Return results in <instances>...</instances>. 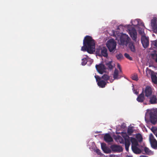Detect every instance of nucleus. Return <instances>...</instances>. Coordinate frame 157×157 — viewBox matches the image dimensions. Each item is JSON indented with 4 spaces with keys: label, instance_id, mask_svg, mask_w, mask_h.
Here are the masks:
<instances>
[{
    "label": "nucleus",
    "instance_id": "obj_36",
    "mask_svg": "<svg viewBox=\"0 0 157 157\" xmlns=\"http://www.w3.org/2000/svg\"><path fill=\"white\" fill-rule=\"evenodd\" d=\"M126 157H132L131 156H126Z\"/></svg>",
    "mask_w": 157,
    "mask_h": 157
},
{
    "label": "nucleus",
    "instance_id": "obj_16",
    "mask_svg": "<svg viewBox=\"0 0 157 157\" xmlns=\"http://www.w3.org/2000/svg\"><path fill=\"white\" fill-rule=\"evenodd\" d=\"M148 98L149 99V101L150 103L153 104L157 103V99L155 95H151Z\"/></svg>",
    "mask_w": 157,
    "mask_h": 157
},
{
    "label": "nucleus",
    "instance_id": "obj_22",
    "mask_svg": "<svg viewBox=\"0 0 157 157\" xmlns=\"http://www.w3.org/2000/svg\"><path fill=\"white\" fill-rule=\"evenodd\" d=\"M144 151L145 153L147 154L151 155L153 154L152 151L150 150L148 148L146 147H144Z\"/></svg>",
    "mask_w": 157,
    "mask_h": 157
},
{
    "label": "nucleus",
    "instance_id": "obj_17",
    "mask_svg": "<svg viewBox=\"0 0 157 157\" xmlns=\"http://www.w3.org/2000/svg\"><path fill=\"white\" fill-rule=\"evenodd\" d=\"M113 76L114 79H118L121 77V76L119 74V71L116 69H115L114 71Z\"/></svg>",
    "mask_w": 157,
    "mask_h": 157
},
{
    "label": "nucleus",
    "instance_id": "obj_7",
    "mask_svg": "<svg viewBox=\"0 0 157 157\" xmlns=\"http://www.w3.org/2000/svg\"><path fill=\"white\" fill-rule=\"evenodd\" d=\"M116 45V42L113 39H110L106 43V45L110 52L115 50Z\"/></svg>",
    "mask_w": 157,
    "mask_h": 157
},
{
    "label": "nucleus",
    "instance_id": "obj_9",
    "mask_svg": "<svg viewBox=\"0 0 157 157\" xmlns=\"http://www.w3.org/2000/svg\"><path fill=\"white\" fill-rule=\"evenodd\" d=\"M97 53L99 56H103L106 57L108 56L107 49L105 47H102L100 49H97Z\"/></svg>",
    "mask_w": 157,
    "mask_h": 157
},
{
    "label": "nucleus",
    "instance_id": "obj_19",
    "mask_svg": "<svg viewBox=\"0 0 157 157\" xmlns=\"http://www.w3.org/2000/svg\"><path fill=\"white\" fill-rule=\"evenodd\" d=\"M105 140L107 142L112 141L113 139L108 134H106L104 136Z\"/></svg>",
    "mask_w": 157,
    "mask_h": 157
},
{
    "label": "nucleus",
    "instance_id": "obj_26",
    "mask_svg": "<svg viewBox=\"0 0 157 157\" xmlns=\"http://www.w3.org/2000/svg\"><path fill=\"white\" fill-rule=\"evenodd\" d=\"M117 59L119 60L122 59L123 58V56L121 53L117 54L116 55Z\"/></svg>",
    "mask_w": 157,
    "mask_h": 157
},
{
    "label": "nucleus",
    "instance_id": "obj_5",
    "mask_svg": "<svg viewBox=\"0 0 157 157\" xmlns=\"http://www.w3.org/2000/svg\"><path fill=\"white\" fill-rule=\"evenodd\" d=\"M157 110L156 109H147L145 115V119L146 121L150 120L153 123L156 121L157 117Z\"/></svg>",
    "mask_w": 157,
    "mask_h": 157
},
{
    "label": "nucleus",
    "instance_id": "obj_4",
    "mask_svg": "<svg viewBox=\"0 0 157 157\" xmlns=\"http://www.w3.org/2000/svg\"><path fill=\"white\" fill-rule=\"evenodd\" d=\"M83 46L82 47L81 50L83 51H86L90 54H92L95 52V42L91 37L86 36L83 40Z\"/></svg>",
    "mask_w": 157,
    "mask_h": 157
},
{
    "label": "nucleus",
    "instance_id": "obj_27",
    "mask_svg": "<svg viewBox=\"0 0 157 157\" xmlns=\"http://www.w3.org/2000/svg\"><path fill=\"white\" fill-rule=\"evenodd\" d=\"M131 78L133 80L136 81H137L138 79L137 75L136 74H133Z\"/></svg>",
    "mask_w": 157,
    "mask_h": 157
},
{
    "label": "nucleus",
    "instance_id": "obj_18",
    "mask_svg": "<svg viewBox=\"0 0 157 157\" xmlns=\"http://www.w3.org/2000/svg\"><path fill=\"white\" fill-rule=\"evenodd\" d=\"M151 78L153 82L157 84V74L155 73L154 74H152Z\"/></svg>",
    "mask_w": 157,
    "mask_h": 157
},
{
    "label": "nucleus",
    "instance_id": "obj_2",
    "mask_svg": "<svg viewBox=\"0 0 157 157\" xmlns=\"http://www.w3.org/2000/svg\"><path fill=\"white\" fill-rule=\"evenodd\" d=\"M122 136L125 140V145L126 150L128 151L129 147L130 144V142L132 143V148L133 151L136 154H139L141 152V150L138 148V142L134 138L136 137L138 141L140 142L142 140V137L140 134H138L134 136V137H129L126 133L122 132Z\"/></svg>",
    "mask_w": 157,
    "mask_h": 157
},
{
    "label": "nucleus",
    "instance_id": "obj_11",
    "mask_svg": "<svg viewBox=\"0 0 157 157\" xmlns=\"http://www.w3.org/2000/svg\"><path fill=\"white\" fill-rule=\"evenodd\" d=\"M149 140L152 147L157 149V141L154 138L152 134H150L149 135Z\"/></svg>",
    "mask_w": 157,
    "mask_h": 157
},
{
    "label": "nucleus",
    "instance_id": "obj_14",
    "mask_svg": "<svg viewBox=\"0 0 157 157\" xmlns=\"http://www.w3.org/2000/svg\"><path fill=\"white\" fill-rule=\"evenodd\" d=\"M151 25L152 29L154 30H157V20L155 19L152 20L151 22Z\"/></svg>",
    "mask_w": 157,
    "mask_h": 157
},
{
    "label": "nucleus",
    "instance_id": "obj_34",
    "mask_svg": "<svg viewBox=\"0 0 157 157\" xmlns=\"http://www.w3.org/2000/svg\"><path fill=\"white\" fill-rule=\"evenodd\" d=\"M117 66L119 68V69H120V66L119 64H118Z\"/></svg>",
    "mask_w": 157,
    "mask_h": 157
},
{
    "label": "nucleus",
    "instance_id": "obj_8",
    "mask_svg": "<svg viewBox=\"0 0 157 157\" xmlns=\"http://www.w3.org/2000/svg\"><path fill=\"white\" fill-rule=\"evenodd\" d=\"M142 93L148 98L151 96L152 94L151 88L149 86H147L145 88L143 89Z\"/></svg>",
    "mask_w": 157,
    "mask_h": 157
},
{
    "label": "nucleus",
    "instance_id": "obj_23",
    "mask_svg": "<svg viewBox=\"0 0 157 157\" xmlns=\"http://www.w3.org/2000/svg\"><path fill=\"white\" fill-rule=\"evenodd\" d=\"M146 73L147 75H151V76L152 75V74H154L155 73L154 72L148 68H147Z\"/></svg>",
    "mask_w": 157,
    "mask_h": 157
},
{
    "label": "nucleus",
    "instance_id": "obj_3",
    "mask_svg": "<svg viewBox=\"0 0 157 157\" xmlns=\"http://www.w3.org/2000/svg\"><path fill=\"white\" fill-rule=\"evenodd\" d=\"M113 36L116 37L118 43L120 44H125L126 46L129 43V47L131 50L133 52L135 51V48L132 43L130 42L131 39L128 35L125 33H120L118 31H113Z\"/></svg>",
    "mask_w": 157,
    "mask_h": 157
},
{
    "label": "nucleus",
    "instance_id": "obj_20",
    "mask_svg": "<svg viewBox=\"0 0 157 157\" xmlns=\"http://www.w3.org/2000/svg\"><path fill=\"white\" fill-rule=\"evenodd\" d=\"M145 99L144 95L142 94H141L139 95L137 98V100L138 102H142Z\"/></svg>",
    "mask_w": 157,
    "mask_h": 157
},
{
    "label": "nucleus",
    "instance_id": "obj_32",
    "mask_svg": "<svg viewBox=\"0 0 157 157\" xmlns=\"http://www.w3.org/2000/svg\"><path fill=\"white\" fill-rule=\"evenodd\" d=\"M133 92H134V93L136 94H138V92L137 91V90L135 91V90H134L133 91Z\"/></svg>",
    "mask_w": 157,
    "mask_h": 157
},
{
    "label": "nucleus",
    "instance_id": "obj_30",
    "mask_svg": "<svg viewBox=\"0 0 157 157\" xmlns=\"http://www.w3.org/2000/svg\"><path fill=\"white\" fill-rule=\"evenodd\" d=\"M95 151L97 153L98 155H101V153L100 152V151L98 149H96L95 150Z\"/></svg>",
    "mask_w": 157,
    "mask_h": 157
},
{
    "label": "nucleus",
    "instance_id": "obj_33",
    "mask_svg": "<svg viewBox=\"0 0 157 157\" xmlns=\"http://www.w3.org/2000/svg\"><path fill=\"white\" fill-rule=\"evenodd\" d=\"M89 60L90 61V62H91V63H92L93 62V60L92 59H90Z\"/></svg>",
    "mask_w": 157,
    "mask_h": 157
},
{
    "label": "nucleus",
    "instance_id": "obj_35",
    "mask_svg": "<svg viewBox=\"0 0 157 157\" xmlns=\"http://www.w3.org/2000/svg\"><path fill=\"white\" fill-rule=\"evenodd\" d=\"M140 157H146V156H140Z\"/></svg>",
    "mask_w": 157,
    "mask_h": 157
},
{
    "label": "nucleus",
    "instance_id": "obj_15",
    "mask_svg": "<svg viewBox=\"0 0 157 157\" xmlns=\"http://www.w3.org/2000/svg\"><path fill=\"white\" fill-rule=\"evenodd\" d=\"M106 66L108 67L109 68L111 69L114 67V64L112 62V60L111 59L108 60H106Z\"/></svg>",
    "mask_w": 157,
    "mask_h": 157
},
{
    "label": "nucleus",
    "instance_id": "obj_29",
    "mask_svg": "<svg viewBox=\"0 0 157 157\" xmlns=\"http://www.w3.org/2000/svg\"><path fill=\"white\" fill-rule=\"evenodd\" d=\"M156 128H152L151 129L152 131L156 134V136L157 137V132H156Z\"/></svg>",
    "mask_w": 157,
    "mask_h": 157
},
{
    "label": "nucleus",
    "instance_id": "obj_31",
    "mask_svg": "<svg viewBox=\"0 0 157 157\" xmlns=\"http://www.w3.org/2000/svg\"><path fill=\"white\" fill-rule=\"evenodd\" d=\"M109 157H117V156L114 155H109Z\"/></svg>",
    "mask_w": 157,
    "mask_h": 157
},
{
    "label": "nucleus",
    "instance_id": "obj_10",
    "mask_svg": "<svg viewBox=\"0 0 157 157\" xmlns=\"http://www.w3.org/2000/svg\"><path fill=\"white\" fill-rule=\"evenodd\" d=\"M96 69L98 72L100 74H103V73L106 72V68L102 63H100L96 65Z\"/></svg>",
    "mask_w": 157,
    "mask_h": 157
},
{
    "label": "nucleus",
    "instance_id": "obj_12",
    "mask_svg": "<svg viewBox=\"0 0 157 157\" xmlns=\"http://www.w3.org/2000/svg\"><path fill=\"white\" fill-rule=\"evenodd\" d=\"M101 146L102 150L105 153L108 154L111 152V150L110 148L106 147L105 144L101 143Z\"/></svg>",
    "mask_w": 157,
    "mask_h": 157
},
{
    "label": "nucleus",
    "instance_id": "obj_6",
    "mask_svg": "<svg viewBox=\"0 0 157 157\" xmlns=\"http://www.w3.org/2000/svg\"><path fill=\"white\" fill-rule=\"evenodd\" d=\"M95 78L98 86L101 87H104L106 84V81L107 80L109 81L110 82H112L113 79H111L107 75H104L102 78H100L98 76L95 75Z\"/></svg>",
    "mask_w": 157,
    "mask_h": 157
},
{
    "label": "nucleus",
    "instance_id": "obj_1",
    "mask_svg": "<svg viewBox=\"0 0 157 157\" xmlns=\"http://www.w3.org/2000/svg\"><path fill=\"white\" fill-rule=\"evenodd\" d=\"M131 23L132 25H127L124 26V27L128 32L130 36L134 41H136L137 36V32L135 29H138L139 33L141 35V42L144 48H147L149 44L148 37L145 36L144 31L145 27L144 23L140 19L132 20Z\"/></svg>",
    "mask_w": 157,
    "mask_h": 157
},
{
    "label": "nucleus",
    "instance_id": "obj_21",
    "mask_svg": "<svg viewBox=\"0 0 157 157\" xmlns=\"http://www.w3.org/2000/svg\"><path fill=\"white\" fill-rule=\"evenodd\" d=\"M84 57L82 59L81 64L82 65H85L87 62V59L88 58V56L86 55H84Z\"/></svg>",
    "mask_w": 157,
    "mask_h": 157
},
{
    "label": "nucleus",
    "instance_id": "obj_13",
    "mask_svg": "<svg viewBox=\"0 0 157 157\" xmlns=\"http://www.w3.org/2000/svg\"><path fill=\"white\" fill-rule=\"evenodd\" d=\"M111 148L113 151L120 152L122 151V149L121 147L117 145L112 146Z\"/></svg>",
    "mask_w": 157,
    "mask_h": 157
},
{
    "label": "nucleus",
    "instance_id": "obj_25",
    "mask_svg": "<svg viewBox=\"0 0 157 157\" xmlns=\"http://www.w3.org/2000/svg\"><path fill=\"white\" fill-rule=\"evenodd\" d=\"M133 131V128L131 127H129L128 129V133L129 135L132 134Z\"/></svg>",
    "mask_w": 157,
    "mask_h": 157
},
{
    "label": "nucleus",
    "instance_id": "obj_28",
    "mask_svg": "<svg viewBox=\"0 0 157 157\" xmlns=\"http://www.w3.org/2000/svg\"><path fill=\"white\" fill-rule=\"evenodd\" d=\"M124 55L128 59L130 60H132V58L130 56L129 54L127 53H125Z\"/></svg>",
    "mask_w": 157,
    "mask_h": 157
},
{
    "label": "nucleus",
    "instance_id": "obj_24",
    "mask_svg": "<svg viewBox=\"0 0 157 157\" xmlns=\"http://www.w3.org/2000/svg\"><path fill=\"white\" fill-rule=\"evenodd\" d=\"M115 139L117 142H119L120 143H121L123 142V140L121 137L119 136H117L115 138Z\"/></svg>",
    "mask_w": 157,
    "mask_h": 157
}]
</instances>
